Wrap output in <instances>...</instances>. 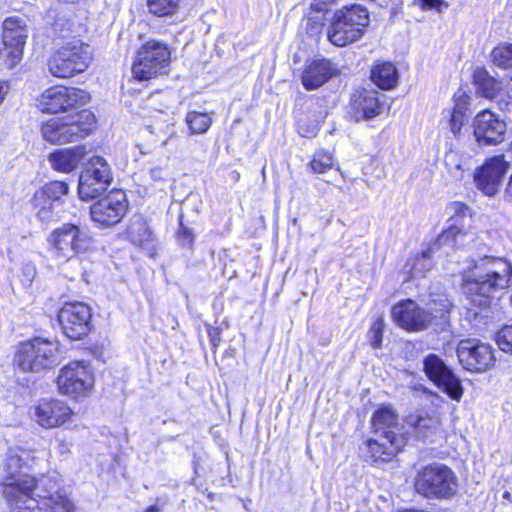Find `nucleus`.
<instances>
[{
  "label": "nucleus",
  "mask_w": 512,
  "mask_h": 512,
  "mask_svg": "<svg viewBox=\"0 0 512 512\" xmlns=\"http://www.w3.org/2000/svg\"><path fill=\"white\" fill-rule=\"evenodd\" d=\"M392 320L408 332H418L432 325V316L424 308L411 300L398 302L391 310Z\"/></svg>",
  "instance_id": "nucleus-20"
},
{
  "label": "nucleus",
  "mask_w": 512,
  "mask_h": 512,
  "mask_svg": "<svg viewBox=\"0 0 512 512\" xmlns=\"http://www.w3.org/2000/svg\"><path fill=\"white\" fill-rule=\"evenodd\" d=\"M46 243L52 259L63 265L85 253L91 246V237L81 227L65 223L47 235Z\"/></svg>",
  "instance_id": "nucleus-3"
},
{
  "label": "nucleus",
  "mask_w": 512,
  "mask_h": 512,
  "mask_svg": "<svg viewBox=\"0 0 512 512\" xmlns=\"http://www.w3.org/2000/svg\"><path fill=\"white\" fill-rule=\"evenodd\" d=\"M126 195L120 190L111 191L91 206L90 214L94 222L101 226H113L121 221L127 211Z\"/></svg>",
  "instance_id": "nucleus-19"
},
{
  "label": "nucleus",
  "mask_w": 512,
  "mask_h": 512,
  "mask_svg": "<svg viewBox=\"0 0 512 512\" xmlns=\"http://www.w3.org/2000/svg\"><path fill=\"white\" fill-rule=\"evenodd\" d=\"M10 89L9 83L5 80H0V105L4 101Z\"/></svg>",
  "instance_id": "nucleus-51"
},
{
  "label": "nucleus",
  "mask_w": 512,
  "mask_h": 512,
  "mask_svg": "<svg viewBox=\"0 0 512 512\" xmlns=\"http://www.w3.org/2000/svg\"><path fill=\"white\" fill-rule=\"evenodd\" d=\"M384 319L379 317L371 326L370 334L371 340L370 343L373 348H380L382 344L383 330H384Z\"/></svg>",
  "instance_id": "nucleus-43"
},
{
  "label": "nucleus",
  "mask_w": 512,
  "mask_h": 512,
  "mask_svg": "<svg viewBox=\"0 0 512 512\" xmlns=\"http://www.w3.org/2000/svg\"><path fill=\"white\" fill-rule=\"evenodd\" d=\"M449 209L453 211L450 218L451 224L438 236L436 245L439 247L448 246L451 248L456 246H468L470 243L475 241L476 234L472 231L465 230L463 225H458V222L466 217H471L470 209L461 202H453Z\"/></svg>",
  "instance_id": "nucleus-17"
},
{
  "label": "nucleus",
  "mask_w": 512,
  "mask_h": 512,
  "mask_svg": "<svg viewBox=\"0 0 512 512\" xmlns=\"http://www.w3.org/2000/svg\"><path fill=\"white\" fill-rule=\"evenodd\" d=\"M56 484L48 477H41L39 490H35V505L31 509L19 508V512H75L73 502L61 493H53Z\"/></svg>",
  "instance_id": "nucleus-18"
},
{
  "label": "nucleus",
  "mask_w": 512,
  "mask_h": 512,
  "mask_svg": "<svg viewBox=\"0 0 512 512\" xmlns=\"http://www.w3.org/2000/svg\"><path fill=\"white\" fill-rule=\"evenodd\" d=\"M300 133H301V135H302V136H304V137H312V136H313V134H314L313 132H311V133H303V132H300Z\"/></svg>",
  "instance_id": "nucleus-57"
},
{
  "label": "nucleus",
  "mask_w": 512,
  "mask_h": 512,
  "mask_svg": "<svg viewBox=\"0 0 512 512\" xmlns=\"http://www.w3.org/2000/svg\"><path fill=\"white\" fill-rule=\"evenodd\" d=\"M28 37L26 20L19 16L8 17L3 21V44L25 47Z\"/></svg>",
  "instance_id": "nucleus-31"
},
{
  "label": "nucleus",
  "mask_w": 512,
  "mask_h": 512,
  "mask_svg": "<svg viewBox=\"0 0 512 512\" xmlns=\"http://www.w3.org/2000/svg\"><path fill=\"white\" fill-rule=\"evenodd\" d=\"M182 0H146V6L152 15L156 17H170L175 15Z\"/></svg>",
  "instance_id": "nucleus-36"
},
{
  "label": "nucleus",
  "mask_w": 512,
  "mask_h": 512,
  "mask_svg": "<svg viewBox=\"0 0 512 512\" xmlns=\"http://www.w3.org/2000/svg\"><path fill=\"white\" fill-rule=\"evenodd\" d=\"M406 424L414 437L424 444H434L444 437L441 420L427 412H416L406 418Z\"/></svg>",
  "instance_id": "nucleus-24"
},
{
  "label": "nucleus",
  "mask_w": 512,
  "mask_h": 512,
  "mask_svg": "<svg viewBox=\"0 0 512 512\" xmlns=\"http://www.w3.org/2000/svg\"><path fill=\"white\" fill-rule=\"evenodd\" d=\"M91 308L83 302H66L58 312L63 333L71 340H79L91 329Z\"/></svg>",
  "instance_id": "nucleus-14"
},
{
  "label": "nucleus",
  "mask_w": 512,
  "mask_h": 512,
  "mask_svg": "<svg viewBox=\"0 0 512 512\" xmlns=\"http://www.w3.org/2000/svg\"><path fill=\"white\" fill-rule=\"evenodd\" d=\"M332 63L326 59L307 62L302 73V84L307 90H314L326 83L333 75Z\"/></svg>",
  "instance_id": "nucleus-28"
},
{
  "label": "nucleus",
  "mask_w": 512,
  "mask_h": 512,
  "mask_svg": "<svg viewBox=\"0 0 512 512\" xmlns=\"http://www.w3.org/2000/svg\"><path fill=\"white\" fill-rule=\"evenodd\" d=\"M90 99L85 90L53 86L46 89L38 98V108L45 113L56 114L86 104Z\"/></svg>",
  "instance_id": "nucleus-12"
},
{
  "label": "nucleus",
  "mask_w": 512,
  "mask_h": 512,
  "mask_svg": "<svg viewBox=\"0 0 512 512\" xmlns=\"http://www.w3.org/2000/svg\"><path fill=\"white\" fill-rule=\"evenodd\" d=\"M73 416V410L60 399H41L33 408L35 422L45 429L60 427Z\"/></svg>",
  "instance_id": "nucleus-21"
},
{
  "label": "nucleus",
  "mask_w": 512,
  "mask_h": 512,
  "mask_svg": "<svg viewBox=\"0 0 512 512\" xmlns=\"http://www.w3.org/2000/svg\"><path fill=\"white\" fill-rule=\"evenodd\" d=\"M57 449L60 454H67L70 452V444L65 440H61L58 443Z\"/></svg>",
  "instance_id": "nucleus-52"
},
{
  "label": "nucleus",
  "mask_w": 512,
  "mask_h": 512,
  "mask_svg": "<svg viewBox=\"0 0 512 512\" xmlns=\"http://www.w3.org/2000/svg\"><path fill=\"white\" fill-rule=\"evenodd\" d=\"M178 241L182 246L191 247L194 242V234L192 231L185 227L182 223L178 230Z\"/></svg>",
  "instance_id": "nucleus-45"
},
{
  "label": "nucleus",
  "mask_w": 512,
  "mask_h": 512,
  "mask_svg": "<svg viewBox=\"0 0 512 512\" xmlns=\"http://www.w3.org/2000/svg\"><path fill=\"white\" fill-rule=\"evenodd\" d=\"M167 142H168V140H167V139H166V140H164V141L162 142V146H166V145H167Z\"/></svg>",
  "instance_id": "nucleus-58"
},
{
  "label": "nucleus",
  "mask_w": 512,
  "mask_h": 512,
  "mask_svg": "<svg viewBox=\"0 0 512 512\" xmlns=\"http://www.w3.org/2000/svg\"><path fill=\"white\" fill-rule=\"evenodd\" d=\"M457 478L454 472L443 464L423 467L415 478V490L428 499H447L456 493Z\"/></svg>",
  "instance_id": "nucleus-8"
},
{
  "label": "nucleus",
  "mask_w": 512,
  "mask_h": 512,
  "mask_svg": "<svg viewBox=\"0 0 512 512\" xmlns=\"http://www.w3.org/2000/svg\"><path fill=\"white\" fill-rule=\"evenodd\" d=\"M4 49L1 52L0 56H2L3 62L5 66L9 69L14 68L16 65L20 63L23 58L24 47L19 46V44L9 45L3 44Z\"/></svg>",
  "instance_id": "nucleus-38"
},
{
  "label": "nucleus",
  "mask_w": 512,
  "mask_h": 512,
  "mask_svg": "<svg viewBox=\"0 0 512 512\" xmlns=\"http://www.w3.org/2000/svg\"><path fill=\"white\" fill-rule=\"evenodd\" d=\"M419 6L423 11L435 9L438 12H442L443 8L448 7V3L445 0H418Z\"/></svg>",
  "instance_id": "nucleus-46"
},
{
  "label": "nucleus",
  "mask_w": 512,
  "mask_h": 512,
  "mask_svg": "<svg viewBox=\"0 0 512 512\" xmlns=\"http://www.w3.org/2000/svg\"><path fill=\"white\" fill-rule=\"evenodd\" d=\"M491 58L496 66L509 71L512 80V44L495 47L491 52Z\"/></svg>",
  "instance_id": "nucleus-37"
},
{
  "label": "nucleus",
  "mask_w": 512,
  "mask_h": 512,
  "mask_svg": "<svg viewBox=\"0 0 512 512\" xmlns=\"http://www.w3.org/2000/svg\"><path fill=\"white\" fill-rule=\"evenodd\" d=\"M333 155L326 151H317L314 153L310 162V168L314 173H324L333 167Z\"/></svg>",
  "instance_id": "nucleus-39"
},
{
  "label": "nucleus",
  "mask_w": 512,
  "mask_h": 512,
  "mask_svg": "<svg viewBox=\"0 0 512 512\" xmlns=\"http://www.w3.org/2000/svg\"><path fill=\"white\" fill-rule=\"evenodd\" d=\"M23 275L27 281H32L36 275V268L33 264L27 263L22 267Z\"/></svg>",
  "instance_id": "nucleus-49"
},
{
  "label": "nucleus",
  "mask_w": 512,
  "mask_h": 512,
  "mask_svg": "<svg viewBox=\"0 0 512 512\" xmlns=\"http://www.w3.org/2000/svg\"><path fill=\"white\" fill-rule=\"evenodd\" d=\"M324 13H315L310 10L306 18V30L310 35H318L321 33L324 25Z\"/></svg>",
  "instance_id": "nucleus-41"
},
{
  "label": "nucleus",
  "mask_w": 512,
  "mask_h": 512,
  "mask_svg": "<svg viewBox=\"0 0 512 512\" xmlns=\"http://www.w3.org/2000/svg\"><path fill=\"white\" fill-rule=\"evenodd\" d=\"M369 25V14L365 7L353 4L337 10L327 31L328 40L338 47L358 41Z\"/></svg>",
  "instance_id": "nucleus-4"
},
{
  "label": "nucleus",
  "mask_w": 512,
  "mask_h": 512,
  "mask_svg": "<svg viewBox=\"0 0 512 512\" xmlns=\"http://www.w3.org/2000/svg\"><path fill=\"white\" fill-rule=\"evenodd\" d=\"M512 285V265L503 258L485 256L477 261L471 275L464 278V292L479 307L489 305L500 290Z\"/></svg>",
  "instance_id": "nucleus-2"
},
{
  "label": "nucleus",
  "mask_w": 512,
  "mask_h": 512,
  "mask_svg": "<svg viewBox=\"0 0 512 512\" xmlns=\"http://www.w3.org/2000/svg\"><path fill=\"white\" fill-rule=\"evenodd\" d=\"M144 512H162V507L159 505H151Z\"/></svg>",
  "instance_id": "nucleus-55"
},
{
  "label": "nucleus",
  "mask_w": 512,
  "mask_h": 512,
  "mask_svg": "<svg viewBox=\"0 0 512 512\" xmlns=\"http://www.w3.org/2000/svg\"><path fill=\"white\" fill-rule=\"evenodd\" d=\"M214 118V112L188 111L185 116V123L188 127L189 135L206 134Z\"/></svg>",
  "instance_id": "nucleus-34"
},
{
  "label": "nucleus",
  "mask_w": 512,
  "mask_h": 512,
  "mask_svg": "<svg viewBox=\"0 0 512 512\" xmlns=\"http://www.w3.org/2000/svg\"><path fill=\"white\" fill-rule=\"evenodd\" d=\"M95 116L89 110H82L63 119L53 118L42 124L43 138L52 144H65L89 135L95 128Z\"/></svg>",
  "instance_id": "nucleus-6"
},
{
  "label": "nucleus",
  "mask_w": 512,
  "mask_h": 512,
  "mask_svg": "<svg viewBox=\"0 0 512 512\" xmlns=\"http://www.w3.org/2000/svg\"><path fill=\"white\" fill-rule=\"evenodd\" d=\"M58 344L43 338L21 343L14 362L23 372L40 373L59 364Z\"/></svg>",
  "instance_id": "nucleus-7"
},
{
  "label": "nucleus",
  "mask_w": 512,
  "mask_h": 512,
  "mask_svg": "<svg viewBox=\"0 0 512 512\" xmlns=\"http://www.w3.org/2000/svg\"><path fill=\"white\" fill-rule=\"evenodd\" d=\"M445 117L449 118V125L452 133L456 136L460 133L462 125L464 123L465 115L455 113L453 111L447 110L444 112Z\"/></svg>",
  "instance_id": "nucleus-44"
},
{
  "label": "nucleus",
  "mask_w": 512,
  "mask_h": 512,
  "mask_svg": "<svg viewBox=\"0 0 512 512\" xmlns=\"http://www.w3.org/2000/svg\"><path fill=\"white\" fill-rule=\"evenodd\" d=\"M170 50L166 43L150 39L138 50L132 73L138 80H149L166 71L170 63Z\"/></svg>",
  "instance_id": "nucleus-9"
},
{
  "label": "nucleus",
  "mask_w": 512,
  "mask_h": 512,
  "mask_svg": "<svg viewBox=\"0 0 512 512\" xmlns=\"http://www.w3.org/2000/svg\"><path fill=\"white\" fill-rule=\"evenodd\" d=\"M457 357L462 367L473 373L486 372L496 362L492 346L476 339L461 340L457 346Z\"/></svg>",
  "instance_id": "nucleus-15"
},
{
  "label": "nucleus",
  "mask_w": 512,
  "mask_h": 512,
  "mask_svg": "<svg viewBox=\"0 0 512 512\" xmlns=\"http://www.w3.org/2000/svg\"><path fill=\"white\" fill-rule=\"evenodd\" d=\"M151 178L155 181H162L165 179L166 172L161 167H154L150 170Z\"/></svg>",
  "instance_id": "nucleus-50"
},
{
  "label": "nucleus",
  "mask_w": 512,
  "mask_h": 512,
  "mask_svg": "<svg viewBox=\"0 0 512 512\" xmlns=\"http://www.w3.org/2000/svg\"><path fill=\"white\" fill-rule=\"evenodd\" d=\"M127 237L130 242L149 252L153 251V234L147 222L137 217L134 219L127 229Z\"/></svg>",
  "instance_id": "nucleus-32"
},
{
  "label": "nucleus",
  "mask_w": 512,
  "mask_h": 512,
  "mask_svg": "<svg viewBox=\"0 0 512 512\" xmlns=\"http://www.w3.org/2000/svg\"><path fill=\"white\" fill-rule=\"evenodd\" d=\"M58 391L71 398L86 396L94 387V375L90 364L72 361L59 370L56 379Z\"/></svg>",
  "instance_id": "nucleus-11"
},
{
  "label": "nucleus",
  "mask_w": 512,
  "mask_h": 512,
  "mask_svg": "<svg viewBox=\"0 0 512 512\" xmlns=\"http://www.w3.org/2000/svg\"><path fill=\"white\" fill-rule=\"evenodd\" d=\"M501 110L505 111L509 120L512 121V99L509 100V102H505V105Z\"/></svg>",
  "instance_id": "nucleus-54"
},
{
  "label": "nucleus",
  "mask_w": 512,
  "mask_h": 512,
  "mask_svg": "<svg viewBox=\"0 0 512 512\" xmlns=\"http://www.w3.org/2000/svg\"><path fill=\"white\" fill-rule=\"evenodd\" d=\"M468 96L465 94L460 95L451 111L459 114H463L466 116V112L468 109V102H467Z\"/></svg>",
  "instance_id": "nucleus-48"
},
{
  "label": "nucleus",
  "mask_w": 512,
  "mask_h": 512,
  "mask_svg": "<svg viewBox=\"0 0 512 512\" xmlns=\"http://www.w3.org/2000/svg\"><path fill=\"white\" fill-rule=\"evenodd\" d=\"M209 336L211 338V342H212L213 346L216 347L218 345V341H219V331H218V329L210 328L209 329Z\"/></svg>",
  "instance_id": "nucleus-53"
},
{
  "label": "nucleus",
  "mask_w": 512,
  "mask_h": 512,
  "mask_svg": "<svg viewBox=\"0 0 512 512\" xmlns=\"http://www.w3.org/2000/svg\"><path fill=\"white\" fill-rule=\"evenodd\" d=\"M337 0H311L310 10L315 13H324L328 10V6L335 3Z\"/></svg>",
  "instance_id": "nucleus-47"
},
{
  "label": "nucleus",
  "mask_w": 512,
  "mask_h": 512,
  "mask_svg": "<svg viewBox=\"0 0 512 512\" xmlns=\"http://www.w3.org/2000/svg\"><path fill=\"white\" fill-rule=\"evenodd\" d=\"M32 460L33 454L30 450L11 447L0 465V493L11 512H19V508L23 507L31 509L35 505L33 495L35 490H39L40 479L23 473V469Z\"/></svg>",
  "instance_id": "nucleus-1"
},
{
  "label": "nucleus",
  "mask_w": 512,
  "mask_h": 512,
  "mask_svg": "<svg viewBox=\"0 0 512 512\" xmlns=\"http://www.w3.org/2000/svg\"><path fill=\"white\" fill-rule=\"evenodd\" d=\"M66 182L52 181L37 190L31 199L34 216L42 223H50L60 219L63 197L68 193Z\"/></svg>",
  "instance_id": "nucleus-10"
},
{
  "label": "nucleus",
  "mask_w": 512,
  "mask_h": 512,
  "mask_svg": "<svg viewBox=\"0 0 512 512\" xmlns=\"http://www.w3.org/2000/svg\"><path fill=\"white\" fill-rule=\"evenodd\" d=\"M423 370L428 379L451 399L459 401L462 398L463 387L459 378L438 355L428 354L423 359Z\"/></svg>",
  "instance_id": "nucleus-16"
},
{
  "label": "nucleus",
  "mask_w": 512,
  "mask_h": 512,
  "mask_svg": "<svg viewBox=\"0 0 512 512\" xmlns=\"http://www.w3.org/2000/svg\"><path fill=\"white\" fill-rule=\"evenodd\" d=\"M475 83L479 93L483 97L495 101L500 109L504 107L505 102L512 99L509 85L489 76L485 71H480L475 75Z\"/></svg>",
  "instance_id": "nucleus-27"
},
{
  "label": "nucleus",
  "mask_w": 512,
  "mask_h": 512,
  "mask_svg": "<svg viewBox=\"0 0 512 512\" xmlns=\"http://www.w3.org/2000/svg\"><path fill=\"white\" fill-rule=\"evenodd\" d=\"M374 437L366 441L368 457L374 461L387 462L391 460L405 445L404 436L373 433Z\"/></svg>",
  "instance_id": "nucleus-25"
},
{
  "label": "nucleus",
  "mask_w": 512,
  "mask_h": 512,
  "mask_svg": "<svg viewBox=\"0 0 512 512\" xmlns=\"http://www.w3.org/2000/svg\"><path fill=\"white\" fill-rule=\"evenodd\" d=\"M506 193L508 196L512 197V174L510 175L507 183Z\"/></svg>",
  "instance_id": "nucleus-56"
},
{
  "label": "nucleus",
  "mask_w": 512,
  "mask_h": 512,
  "mask_svg": "<svg viewBox=\"0 0 512 512\" xmlns=\"http://www.w3.org/2000/svg\"><path fill=\"white\" fill-rule=\"evenodd\" d=\"M508 163L504 155L493 156L485 161L474 173V181L479 190L487 196H494L498 191Z\"/></svg>",
  "instance_id": "nucleus-22"
},
{
  "label": "nucleus",
  "mask_w": 512,
  "mask_h": 512,
  "mask_svg": "<svg viewBox=\"0 0 512 512\" xmlns=\"http://www.w3.org/2000/svg\"><path fill=\"white\" fill-rule=\"evenodd\" d=\"M112 181L110 167L102 157L89 160L87 168L79 177L78 193L81 199L89 200L107 190Z\"/></svg>",
  "instance_id": "nucleus-13"
},
{
  "label": "nucleus",
  "mask_w": 512,
  "mask_h": 512,
  "mask_svg": "<svg viewBox=\"0 0 512 512\" xmlns=\"http://www.w3.org/2000/svg\"><path fill=\"white\" fill-rule=\"evenodd\" d=\"M86 153V147L79 145L68 149L57 150L49 155L48 160L54 170L62 173H70L78 167Z\"/></svg>",
  "instance_id": "nucleus-29"
},
{
  "label": "nucleus",
  "mask_w": 512,
  "mask_h": 512,
  "mask_svg": "<svg viewBox=\"0 0 512 512\" xmlns=\"http://www.w3.org/2000/svg\"><path fill=\"white\" fill-rule=\"evenodd\" d=\"M373 433L392 434L403 436L399 425L398 415L390 407H381L372 417Z\"/></svg>",
  "instance_id": "nucleus-30"
},
{
  "label": "nucleus",
  "mask_w": 512,
  "mask_h": 512,
  "mask_svg": "<svg viewBox=\"0 0 512 512\" xmlns=\"http://www.w3.org/2000/svg\"><path fill=\"white\" fill-rule=\"evenodd\" d=\"M451 308L452 304L446 295H431L425 310L432 316V324H439L447 320Z\"/></svg>",
  "instance_id": "nucleus-35"
},
{
  "label": "nucleus",
  "mask_w": 512,
  "mask_h": 512,
  "mask_svg": "<svg viewBox=\"0 0 512 512\" xmlns=\"http://www.w3.org/2000/svg\"><path fill=\"white\" fill-rule=\"evenodd\" d=\"M371 80L382 90H389L397 84V69L390 62L377 64L371 71Z\"/></svg>",
  "instance_id": "nucleus-33"
},
{
  "label": "nucleus",
  "mask_w": 512,
  "mask_h": 512,
  "mask_svg": "<svg viewBox=\"0 0 512 512\" xmlns=\"http://www.w3.org/2000/svg\"><path fill=\"white\" fill-rule=\"evenodd\" d=\"M474 135L479 143L496 145L504 141L506 123L490 110L479 112L474 118Z\"/></svg>",
  "instance_id": "nucleus-23"
},
{
  "label": "nucleus",
  "mask_w": 512,
  "mask_h": 512,
  "mask_svg": "<svg viewBox=\"0 0 512 512\" xmlns=\"http://www.w3.org/2000/svg\"><path fill=\"white\" fill-rule=\"evenodd\" d=\"M92 60L88 44L72 39L61 44L47 61L49 73L57 78H70L84 72Z\"/></svg>",
  "instance_id": "nucleus-5"
},
{
  "label": "nucleus",
  "mask_w": 512,
  "mask_h": 512,
  "mask_svg": "<svg viewBox=\"0 0 512 512\" xmlns=\"http://www.w3.org/2000/svg\"><path fill=\"white\" fill-rule=\"evenodd\" d=\"M496 342L502 351L512 354V324L503 326L497 332Z\"/></svg>",
  "instance_id": "nucleus-42"
},
{
  "label": "nucleus",
  "mask_w": 512,
  "mask_h": 512,
  "mask_svg": "<svg viewBox=\"0 0 512 512\" xmlns=\"http://www.w3.org/2000/svg\"><path fill=\"white\" fill-rule=\"evenodd\" d=\"M382 108L376 91H355L351 96V109L357 120L372 119L382 112Z\"/></svg>",
  "instance_id": "nucleus-26"
},
{
  "label": "nucleus",
  "mask_w": 512,
  "mask_h": 512,
  "mask_svg": "<svg viewBox=\"0 0 512 512\" xmlns=\"http://www.w3.org/2000/svg\"><path fill=\"white\" fill-rule=\"evenodd\" d=\"M432 267L430 258V251H425L421 255L417 256L410 268V274L412 278L424 277L425 273L428 272Z\"/></svg>",
  "instance_id": "nucleus-40"
}]
</instances>
